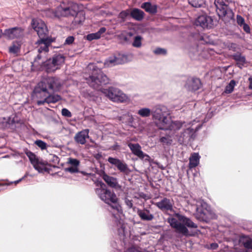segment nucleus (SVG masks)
Instances as JSON below:
<instances>
[{
	"label": "nucleus",
	"instance_id": "1",
	"mask_svg": "<svg viewBox=\"0 0 252 252\" xmlns=\"http://www.w3.org/2000/svg\"><path fill=\"white\" fill-rule=\"evenodd\" d=\"M61 87L59 80L54 77L44 78L34 87L32 96L37 98H44L37 101L38 105H44L45 103H55L62 99L58 94H52L49 91L55 92L58 91Z\"/></svg>",
	"mask_w": 252,
	"mask_h": 252
},
{
	"label": "nucleus",
	"instance_id": "2",
	"mask_svg": "<svg viewBox=\"0 0 252 252\" xmlns=\"http://www.w3.org/2000/svg\"><path fill=\"white\" fill-rule=\"evenodd\" d=\"M96 192L99 198L108 204L115 213H112V216L116 219H118V213L122 211V207L119 203V199L116 193L106 188V185L98 180L95 181Z\"/></svg>",
	"mask_w": 252,
	"mask_h": 252
},
{
	"label": "nucleus",
	"instance_id": "3",
	"mask_svg": "<svg viewBox=\"0 0 252 252\" xmlns=\"http://www.w3.org/2000/svg\"><path fill=\"white\" fill-rule=\"evenodd\" d=\"M54 15L58 18L69 16H75L72 23L75 26L82 24L85 20L84 12L79 11L78 6L76 4H73L66 7L60 5L57 7L54 12Z\"/></svg>",
	"mask_w": 252,
	"mask_h": 252
},
{
	"label": "nucleus",
	"instance_id": "4",
	"mask_svg": "<svg viewBox=\"0 0 252 252\" xmlns=\"http://www.w3.org/2000/svg\"><path fill=\"white\" fill-rule=\"evenodd\" d=\"M170 113L167 107L163 105H157L152 109V116L156 121L157 126L160 128H165L164 126L170 119L168 116Z\"/></svg>",
	"mask_w": 252,
	"mask_h": 252
},
{
	"label": "nucleus",
	"instance_id": "5",
	"mask_svg": "<svg viewBox=\"0 0 252 252\" xmlns=\"http://www.w3.org/2000/svg\"><path fill=\"white\" fill-rule=\"evenodd\" d=\"M100 91L111 101L116 103H126L130 101L129 96L119 88L111 87L101 89Z\"/></svg>",
	"mask_w": 252,
	"mask_h": 252
},
{
	"label": "nucleus",
	"instance_id": "6",
	"mask_svg": "<svg viewBox=\"0 0 252 252\" xmlns=\"http://www.w3.org/2000/svg\"><path fill=\"white\" fill-rule=\"evenodd\" d=\"M195 131L194 128L191 127L190 123H188L186 125V127L183 128V131L176 135V138L180 144L186 145L195 137Z\"/></svg>",
	"mask_w": 252,
	"mask_h": 252
},
{
	"label": "nucleus",
	"instance_id": "7",
	"mask_svg": "<svg viewBox=\"0 0 252 252\" xmlns=\"http://www.w3.org/2000/svg\"><path fill=\"white\" fill-rule=\"evenodd\" d=\"M27 156L29 158V160L33 165V167L39 172L43 171H47L48 168L45 167L46 165L51 166L50 164H48L46 161H40L36 157L35 155L30 151L26 152Z\"/></svg>",
	"mask_w": 252,
	"mask_h": 252
},
{
	"label": "nucleus",
	"instance_id": "8",
	"mask_svg": "<svg viewBox=\"0 0 252 252\" xmlns=\"http://www.w3.org/2000/svg\"><path fill=\"white\" fill-rule=\"evenodd\" d=\"M188 123L184 121H172L170 119L167 122V124L164 126L165 128H160L162 130H169L171 134L176 137L177 131L180 129H183L184 127H186V125Z\"/></svg>",
	"mask_w": 252,
	"mask_h": 252
},
{
	"label": "nucleus",
	"instance_id": "9",
	"mask_svg": "<svg viewBox=\"0 0 252 252\" xmlns=\"http://www.w3.org/2000/svg\"><path fill=\"white\" fill-rule=\"evenodd\" d=\"M215 4L216 7V11L220 17H226L228 19H232L233 17L234 14L232 10L223 1L219 2L215 0Z\"/></svg>",
	"mask_w": 252,
	"mask_h": 252
},
{
	"label": "nucleus",
	"instance_id": "10",
	"mask_svg": "<svg viewBox=\"0 0 252 252\" xmlns=\"http://www.w3.org/2000/svg\"><path fill=\"white\" fill-rule=\"evenodd\" d=\"M32 27L39 36V39L49 38L48 37V31L46 25L41 20L32 21Z\"/></svg>",
	"mask_w": 252,
	"mask_h": 252
},
{
	"label": "nucleus",
	"instance_id": "11",
	"mask_svg": "<svg viewBox=\"0 0 252 252\" xmlns=\"http://www.w3.org/2000/svg\"><path fill=\"white\" fill-rule=\"evenodd\" d=\"M52 40L50 38L40 39L38 40L35 44L37 45L36 48L37 50L38 54L35 58V61H37L41 58V53H47L49 51V46L51 45Z\"/></svg>",
	"mask_w": 252,
	"mask_h": 252
},
{
	"label": "nucleus",
	"instance_id": "12",
	"mask_svg": "<svg viewBox=\"0 0 252 252\" xmlns=\"http://www.w3.org/2000/svg\"><path fill=\"white\" fill-rule=\"evenodd\" d=\"M97 172L98 170L95 168V173L99 174L109 187L117 190H121L122 186L119 184L117 178L108 176L103 170Z\"/></svg>",
	"mask_w": 252,
	"mask_h": 252
},
{
	"label": "nucleus",
	"instance_id": "13",
	"mask_svg": "<svg viewBox=\"0 0 252 252\" xmlns=\"http://www.w3.org/2000/svg\"><path fill=\"white\" fill-rule=\"evenodd\" d=\"M128 147L132 154L138 157L140 159L145 161H150L151 158L150 156L143 152L141 150V147L139 144L130 143L128 144Z\"/></svg>",
	"mask_w": 252,
	"mask_h": 252
},
{
	"label": "nucleus",
	"instance_id": "14",
	"mask_svg": "<svg viewBox=\"0 0 252 252\" xmlns=\"http://www.w3.org/2000/svg\"><path fill=\"white\" fill-rule=\"evenodd\" d=\"M195 25L203 29L211 28L213 26V20L210 16L206 15H200L195 20Z\"/></svg>",
	"mask_w": 252,
	"mask_h": 252
},
{
	"label": "nucleus",
	"instance_id": "15",
	"mask_svg": "<svg viewBox=\"0 0 252 252\" xmlns=\"http://www.w3.org/2000/svg\"><path fill=\"white\" fill-rule=\"evenodd\" d=\"M168 222L170 224L172 227L176 229L177 232L182 233L185 236H187L188 235L189 230L186 226H185L183 224L179 222L175 218H168Z\"/></svg>",
	"mask_w": 252,
	"mask_h": 252
},
{
	"label": "nucleus",
	"instance_id": "16",
	"mask_svg": "<svg viewBox=\"0 0 252 252\" xmlns=\"http://www.w3.org/2000/svg\"><path fill=\"white\" fill-rule=\"evenodd\" d=\"M136 213L142 221H151L155 218L154 214L151 210L148 208H144L143 209L138 208Z\"/></svg>",
	"mask_w": 252,
	"mask_h": 252
},
{
	"label": "nucleus",
	"instance_id": "17",
	"mask_svg": "<svg viewBox=\"0 0 252 252\" xmlns=\"http://www.w3.org/2000/svg\"><path fill=\"white\" fill-rule=\"evenodd\" d=\"M173 201L166 197H163L160 201L156 202L155 205L162 211H171L173 210Z\"/></svg>",
	"mask_w": 252,
	"mask_h": 252
},
{
	"label": "nucleus",
	"instance_id": "18",
	"mask_svg": "<svg viewBox=\"0 0 252 252\" xmlns=\"http://www.w3.org/2000/svg\"><path fill=\"white\" fill-rule=\"evenodd\" d=\"M108 161L112 165H115L118 169L122 173L127 174L129 171L127 165L120 159L112 157H109Z\"/></svg>",
	"mask_w": 252,
	"mask_h": 252
},
{
	"label": "nucleus",
	"instance_id": "19",
	"mask_svg": "<svg viewBox=\"0 0 252 252\" xmlns=\"http://www.w3.org/2000/svg\"><path fill=\"white\" fill-rule=\"evenodd\" d=\"M23 30L20 27H14L6 29L2 33L5 37L10 39L20 37L23 33Z\"/></svg>",
	"mask_w": 252,
	"mask_h": 252
},
{
	"label": "nucleus",
	"instance_id": "20",
	"mask_svg": "<svg viewBox=\"0 0 252 252\" xmlns=\"http://www.w3.org/2000/svg\"><path fill=\"white\" fill-rule=\"evenodd\" d=\"M95 65V85H105L109 83V78L100 69Z\"/></svg>",
	"mask_w": 252,
	"mask_h": 252
},
{
	"label": "nucleus",
	"instance_id": "21",
	"mask_svg": "<svg viewBox=\"0 0 252 252\" xmlns=\"http://www.w3.org/2000/svg\"><path fill=\"white\" fill-rule=\"evenodd\" d=\"M89 129H86L77 132L75 137V141L80 144H84L86 142V139L89 138Z\"/></svg>",
	"mask_w": 252,
	"mask_h": 252
},
{
	"label": "nucleus",
	"instance_id": "22",
	"mask_svg": "<svg viewBox=\"0 0 252 252\" xmlns=\"http://www.w3.org/2000/svg\"><path fill=\"white\" fill-rule=\"evenodd\" d=\"M175 216L179 220L184 223L185 226L186 225L187 227L192 228H196L197 227V225L194 223L190 219L178 213L176 214Z\"/></svg>",
	"mask_w": 252,
	"mask_h": 252
},
{
	"label": "nucleus",
	"instance_id": "23",
	"mask_svg": "<svg viewBox=\"0 0 252 252\" xmlns=\"http://www.w3.org/2000/svg\"><path fill=\"white\" fill-rule=\"evenodd\" d=\"M201 85V83L200 79L197 78H192L191 80H188L187 84L188 89L191 91L198 90Z\"/></svg>",
	"mask_w": 252,
	"mask_h": 252
},
{
	"label": "nucleus",
	"instance_id": "24",
	"mask_svg": "<svg viewBox=\"0 0 252 252\" xmlns=\"http://www.w3.org/2000/svg\"><path fill=\"white\" fill-rule=\"evenodd\" d=\"M98 63H100V68L103 67H110L118 65L117 62L116 57L115 55L109 57L105 60L104 63L97 62Z\"/></svg>",
	"mask_w": 252,
	"mask_h": 252
},
{
	"label": "nucleus",
	"instance_id": "25",
	"mask_svg": "<svg viewBox=\"0 0 252 252\" xmlns=\"http://www.w3.org/2000/svg\"><path fill=\"white\" fill-rule=\"evenodd\" d=\"M141 7L147 12L151 14H155L157 12V6L155 4H152L150 2L143 3L141 5Z\"/></svg>",
	"mask_w": 252,
	"mask_h": 252
},
{
	"label": "nucleus",
	"instance_id": "26",
	"mask_svg": "<svg viewBox=\"0 0 252 252\" xmlns=\"http://www.w3.org/2000/svg\"><path fill=\"white\" fill-rule=\"evenodd\" d=\"M200 156L198 153H194L189 158V168H193L199 164Z\"/></svg>",
	"mask_w": 252,
	"mask_h": 252
},
{
	"label": "nucleus",
	"instance_id": "27",
	"mask_svg": "<svg viewBox=\"0 0 252 252\" xmlns=\"http://www.w3.org/2000/svg\"><path fill=\"white\" fill-rule=\"evenodd\" d=\"M144 15V13L141 10L134 8L130 11V16L134 19L140 21H141Z\"/></svg>",
	"mask_w": 252,
	"mask_h": 252
},
{
	"label": "nucleus",
	"instance_id": "28",
	"mask_svg": "<svg viewBox=\"0 0 252 252\" xmlns=\"http://www.w3.org/2000/svg\"><path fill=\"white\" fill-rule=\"evenodd\" d=\"M232 58L237 62L238 66L240 68H242L246 63L245 57L239 53H236L233 55Z\"/></svg>",
	"mask_w": 252,
	"mask_h": 252
},
{
	"label": "nucleus",
	"instance_id": "29",
	"mask_svg": "<svg viewBox=\"0 0 252 252\" xmlns=\"http://www.w3.org/2000/svg\"><path fill=\"white\" fill-rule=\"evenodd\" d=\"M44 66L45 67L46 71L48 73L54 72L58 69V67H57L54 62H53L52 58H50L44 63Z\"/></svg>",
	"mask_w": 252,
	"mask_h": 252
},
{
	"label": "nucleus",
	"instance_id": "30",
	"mask_svg": "<svg viewBox=\"0 0 252 252\" xmlns=\"http://www.w3.org/2000/svg\"><path fill=\"white\" fill-rule=\"evenodd\" d=\"M173 134L170 133L165 136H161L159 139V142L162 143L163 145L169 146L173 142L172 138H175Z\"/></svg>",
	"mask_w": 252,
	"mask_h": 252
},
{
	"label": "nucleus",
	"instance_id": "31",
	"mask_svg": "<svg viewBox=\"0 0 252 252\" xmlns=\"http://www.w3.org/2000/svg\"><path fill=\"white\" fill-rule=\"evenodd\" d=\"M52 59L53 62H54L56 65L58 67V69L60 68L61 65H62L64 62V57L60 54L54 55Z\"/></svg>",
	"mask_w": 252,
	"mask_h": 252
},
{
	"label": "nucleus",
	"instance_id": "32",
	"mask_svg": "<svg viewBox=\"0 0 252 252\" xmlns=\"http://www.w3.org/2000/svg\"><path fill=\"white\" fill-rule=\"evenodd\" d=\"M118 64H122L130 61L129 56L128 55L119 54L115 55Z\"/></svg>",
	"mask_w": 252,
	"mask_h": 252
},
{
	"label": "nucleus",
	"instance_id": "33",
	"mask_svg": "<svg viewBox=\"0 0 252 252\" xmlns=\"http://www.w3.org/2000/svg\"><path fill=\"white\" fill-rule=\"evenodd\" d=\"M137 114L142 118L149 117L152 115V110L146 107L142 108L138 110Z\"/></svg>",
	"mask_w": 252,
	"mask_h": 252
},
{
	"label": "nucleus",
	"instance_id": "34",
	"mask_svg": "<svg viewBox=\"0 0 252 252\" xmlns=\"http://www.w3.org/2000/svg\"><path fill=\"white\" fill-rule=\"evenodd\" d=\"M189 3L195 8L201 7L205 4L204 0H188Z\"/></svg>",
	"mask_w": 252,
	"mask_h": 252
},
{
	"label": "nucleus",
	"instance_id": "35",
	"mask_svg": "<svg viewBox=\"0 0 252 252\" xmlns=\"http://www.w3.org/2000/svg\"><path fill=\"white\" fill-rule=\"evenodd\" d=\"M236 85V81L234 80H231L229 84L225 87L224 93L226 94L231 93L233 91Z\"/></svg>",
	"mask_w": 252,
	"mask_h": 252
},
{
	"label": "nucleus",
	"instance_id": "36",
	"mask_svg": "<svg viewBox=\"0 0 252 252\" xmlns=\"http://www.w3.org/2000/svg\"><path fill=\"white\" fill-rule=\"evenodd\" d=\"M20 50V45L18 43L14 42L9 48V52L13 54L18 53Z\"/></svg>",
	"mask_w": 252,
	"mask_h": 252
},
{
	"label": "nucleus",
	"instance_id": "37",
	"mask_svg": "<svg viewBox=\"0 0 252 252\" xmlns=\"http://www.w3.org/2000/svg\"><path fill=\"white\" fill-rule=\"evenodd\" d=\"M241 242L244 247L247 249H252V240L250 238H246L241 240Z\"/></svg>",
	"mask_w": 252,
	"mask_h": 252
},
{
	"label": "nucleus",
	"instance_id": "38",
	"mask_svg": "<svg viewBox=\"0 0 252 252\" xmlns=\"http://www.w3.org/2000/svg\"><path fill=\"white\" fill-rule=\"evenodd\" d=\"M142 37L140 35H136L134 37L133 42L132 44L134 47L140 48L142 45Z\"/></svg>",
	"mask_w": 252,
	"mask_h": 252
},
{
	"label": "nucleus",
	"instance_id": "39",
	"mask_svg": "<svg viewBox=\"0 0 252 252\" xmlns=\"http://www.w3.org/2000/svg\"><path fill=\"white\" fill-rule=\"evenodd\" d=\"M129 15H130V11L129 9L123 10L120 13L119 18L125 21Z\"/></svg>",
	"mask_w": 252,
	"mask_h": 252
},
{
	"label": "nucleus",
	"instance_id": "40",
	"mask_svg": "<svg viewBox=\"0 0 252 252\" xmlns=\"http://www.w3.org/2000/svg\"><path fill=\"white\" fill-rule=\"evenodd\" d=\"M67 163L72 165V166L77 167L79 165L80 161L76 158H68Z\"/></svg>",
	"mask_w": 252,
	"mask_h": 252
},
{
	"label": "nucleus",
	"instance_id": "41",
	"mask_svg": "<svg viewBox=\"0 0 252 252\" xmlns=\"http://www.w3.org/2000/svg\"><path fill=\"white\" fill-rule=\"evenodd\" d=\"M35 144L42 150L46 149L47 148V144L41 140L35 141Z\"/></svg>",
	"mask_w": 252,
	"mask_h": 252
},
{
	"label": "nucleus",
	"instance_id": "42",
	"mask_svg": "<svg viewBox=\"0 0 252 252\" xmlns=\"http://www.w3.org/2000/svg\"><path fill=\"white\" fill-rule=\"evenodd\" d=\"M153 52L156 55H165L166 54V50L161 48H157Z\"/></svg>",
	"mask_w": 252,
	"mask_h": 252
},
{
	"label": "nucleus",
	"instance_id": "43",
	"mask_svg": "<svg viewBox=\"0 0 252 252\" xmlns=\"http://www.w3.org/2000/svg\"><path fill=\"white\" fill-rule=\"evenodd\" d=\"M106 29L105 27L101 28L99 30L95 32V39L100 38L102 34L106 32Z\"/></svg>",
	"mask_w": 252,
	"mask_h": 252
},
{
	"label": "nucleus",
	"instance_id": "44",
	"mask_svg": "<svg viewBox=\"0 0 252 252\" xmlns=\"http://www.w3.org/2000/svg\"><path fill=\"white\" fill-rule=\"evenodd\" d=\"M62 114L63 116L67 118H70L72 116L71 113L66 108L62 109Z\"/></svg>",
	"mask_w": 252,
	"mask_h": 252
},
{
	"label": "nucleus",
	"instance_id": "45",
	"mask_svg": "<svg viewBox=\"0 0 252 252\" xmlns=\"http://www.w3.org/2000/svg\"><path fill=\"white\" fill-rule=\"evenodd\" d=\"M87 83H88L92 88L94 87V77L93 75H90L89 78L86 79Z\"/></svg>",
	"mask_w": 252,
	"mask_h": 252
},
{
	"label": "nucleus",
	"instance_id": "46",
	"mask_svg": "<svg viewBox=\"0 0 252 252\" xmlns=\"http://www.w3.org/2000/svg\"><path fill=\"white\" fill-rule=\"evenodd\" d=\"M237 22L240 27H242V25L245 23L244 19L240 15L237 16Z\"/></svg>",
	"mask_w": 252,
	"mask_h": 252
},
{
	"label": "nucleus",
	"instance_id": "47",
	"mask_svg": "<svg viewBox=\"0 0 252 252\" xmlns=\"http://www.w3.org/2000/svg\"><path fill=\"white\" fill-rule=\"evenodd\" d=\"M65 170L71 173H77L79 171L78 168L74 166L66 168H65Z\"/></svg>",
	"mask_w": 252,
	"mask_h": 252
},
{
	"label": "nucleus",
	"instance_id": "48",
	"mask_svg": "<svg viewBox=\"0 0 252 252\" xmlns=\"http://www.w3.org/2000/svg\"><path fill=\"white\" fill-rule=\"evenodd\" d=\"M125 202L128 208L130 209L133 207L132 201L131 200L125 198Z\"/></svg>",
	"mask_w": 252,
	"mask_h": 252
},
{
	"label": "nucleus",
	"instance_id": "49",
	"mask_svg": "<svg viewBox=\"0 0 252 252\" xmlns=\"http://www.w3.org/2000/svg\"><path fill=\"white\" fill-rule=\"evenodd\" d=\"M74 40V37L72 36H69L66 38L65 41V44H72Z\"/></svg>",
	"mask_w": 252,
	"mask_h": 252
},
{
	"label": "nucleus",
	"instance_id": "50",
	"mask_svg": "<svg viewBox=\"0 0 252 252\" xmlns=\"http://www.w3.org/2000/svg\"><path fill=\"white\" fill-rule=\"evenodd\" d=\"M4 120H5V123L9 126L15 123L14 118H11V117H8L7 119L4 118Z\"/></svg>",
	"mask_w": 252,
	"mask_h": 252
},
{
	"label": "nucleus",
	"instance_id": "51",
	"mask_svg": "<svg viewBox=\"0 0 252 252\" xmlns=\"http://www.w3.org/2000/svg\"><path fill=\"white\" fill-rule=\"evenodd\" d=\"M241 27L243 28V30L247 33H250L251 29L249 26L248 24L245 23L242 25V27Z\"/></svg>",
	"mask_w": 252,
	"mask_h": 252
},
{
	"label": "nucleus",
	"instance_id": "52",
	"mask_svg": "<svg viewBox=\"0 0 252 252\" xmlns=\"http://www.w3.org/2000/svg\"><path fill=\"white\" fill-rule=\"evenodd\" d=\"M86 38L89 41L94 39V33H92L87 35Z\"/></svg>",
	"mask_w": 252,
	"mask_h": 252
},
{
	"label": "nucleus",
	"instance_id": "53",
	"mask_svg": "<svg viewBox=\"0 0 252 252\" xmlns=\"http://www.w3.org/2000/svg\"><path fill=\"white\" fill-rule=\"evenodd\" d=\"M53 161L55 163L58 164L59 162V158L57 156H53Z\"/></svg>",
	"mask_w": 252,
	"mask_h": 252
},
{
	"label": "nucleus",
	"instance_id": "54",
	"mask_svg": "<svg viewBox=\"0 0 252 252\" xmlns=\"http://www.w3.org/2000/svg\"><path fill=\"white\" fill-rule=\"evenodd\" d=\"M218 247V244L216 243H212L210 245L211 249L212 250H216Z\"/></svg>",
	"mask_w": 252,
	"mask_h": 252
},
{
	"label": "nucleus",
	"instance_id": "55",
	"mask_svg": "<svg viewBox=\"0 0 252 252\" xmlns=\"http://www.w3.org/2000/svg\"><path fill=\"white\" fill-rule=\"evenodd\" d=\"M12 182L11 183H7V182H5L4 183H0V187L7 186H9V185L12 184Z\"/></svg>",
	"mask_w": 252,
	"mask_h": 252
},
{
	"label": "nucleus",
	"instance_id": "56",
	"mask_svg": "<svg viewBox=\"0 0 252 252\" xmlns=\"http://www.w3.org/2000/svg\"><path fill=\"white\" fill-rule=\"evenodd\" d=\"M127 116L129 117V122L130 123H132L133 121V117L131 114H130L129 113H127Z\"/></svg>",
	"mask_w": 252,
	"mask_h": 252
},
{
	"label": "nucleus",
	"instance_id": "57",
	"mask_svg": "<svg viewBox=\"0 0 252 252\" xmlns=\"http://www.w3.org/2000/svg\"><path fill=\"white\" fill-rule=\"evenodd\" d=\"M249 88L252 90V79L250 80V83L249 85Z\"/></svg>",
	"mask_w": 252,
	"mask_h": 252
},
{
	"label": "nucleus",
	"instance_id": "58",
	"mask_svg": "<svg viewBox=\"0 0 252 252\" xmlns=\"http://www.w3.org/2000/svg\"><path fill=\"white\" fill-rule=\"evenodd\" d=\"M2 35V30L0 29V38L1 37Z\"/></svg>",
	"mask_w": 252,
	"mask_h": 252
},
{
	"label": "nucleus",
	"instance_id": "59",
	"mask_svg": "<svg viewBox=\"0 0 252 252\" xmlns=\"http://www.w3.org/2000/svg\"><path fill=\"white\" fill-rule=\"evenodd\" d=\"M237 252H249L248 250H245V251H239Z\"/></svg>",
	"mask_w": 252,
	"mask_h": 252
},
{
	"label": "nucleus",
	"instance_id": "60",
	"mask_svg": "<svg viewBox=\"0 0 252 252\" xmlns=\"http://www.w3.org/2000/svg\"><path fill=\"white\" fill-rule=\"evenodd\" d=\"M112 247H113L114 248H115V249H117V247H116V246H115V245H113V244H112Z\"/></svg>",
	"mask_w": 252,
	"mask_h": 252
},
{
	"label": "nucleus",
	"instance_id": "61",
	"mask_svg": "<svg viewBox=\"0 0 252 252\" xmlns=\"http://www.w3.org/2000/svg\"><path fill=\"white\" fill-rule=\"evenodd\" d=\"M93 65V64H90L88 66V67H91V66Z\"/></svg>",
	"mask_w": 252,
	"mask_h": 252
},
{
	"label": "nucleus",
	"instance_id": "62",
	"mask_svg": "<svg viewBox=\"0 0 252 252\" xmlns=\"http://www.w3.org/2000/svg\"><path fill=\"white\" fill-rule=\"evenodd\" d=\"M196 210L197 211H198V207L196 208Z\"/></svg>",
	"mask_w": 252,
	"mask_h": 252
},
{
	"label": "nucleus",
	"instance_id": "63",
	"mask_svg": "<svg viewBox=\"0 0 252 252\" xmlns=\"http://www.w3.org/2000/svg\"><path fill=\"white\" fill-rule=\"evenodd\" d=\"M18 182H19V181H17V182H15V184H17V183H18Z\"/></svg>",
	"mask_w": 252,
	"mask_h": 252
},
{
	"label": "nucleus",
	"instance_id": "64",
	"mask_svg": "<svg viewBox=\"0 0 252 252\" xmlns=\"http://www.w3.org/2000/svg\"><path fill=\"white\" fill-rule=\"evenodd\" d=\"M92 69H93V70H94V68L93 67Z\"/></svg>",
	"mask_w": 252,
	"mask_h": 252
}]
</instances>
